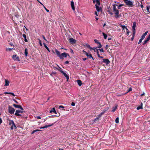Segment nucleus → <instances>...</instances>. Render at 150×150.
<instances>
[{
	"mask_svg": "<svg viewBox=\"0 0 150 150\" xmlns=\"http://www.w3.org/2000/svg\"><path fill=\"white\" fill-rule=\"evenodd\" d=\"M116 6H117V4H113L112 5V8L113 9V11L115 14V17L116 18H120L121 17V14H119V11L118 10H117L116 7Z\"/></svg>",
	"mask_w": 150,
	"mask_h": 150,
	"instance_id": "nucleus-1",
	"label": "nucleus"
},
{
	"mask_svg": "<svg viewBox=\"0 0 150 150\" xmlns=\"http://www.w3.org/2000/svg\"><path fill=\"white\" fill-rule=\"evenodd\" d=\"M142 109V106H139L138 107H137V110H139L140 109Z\"/></svg>",
	"mask_w": 150,
	"mask_h": 150,
	"instance_id": "nucleus-33",
	"label": "nucleus"
},
{
	"mask_svg": "<svg viewBox=\"0 0 150 150\" xmlns=\"http://www.w3.org/2000/svg\"><path fill=\"white\" fill-rule=\"evenodd\" d=\"M13 106L16 108H18L21 110H23V108L20 105H16L15 104H13Z\"/></svg>",
	"mask_w": 150,
	"mask_h": 150,
	"instance_id": "nucleus-9",
	"label": "nucleus"
},
{
	"mask_svg": "<svg viewBox=\"0 0 150 150\" xmlns=\"http://www.w3.org/2000/svg\"><path fill=\"white\" fill-rule=\"evenodd\" d=\"M127 31V35H129V31L127 29V30H126Z\"/></svg>",
	"mask_w": 150,
	"mask_h": 150,
	"instance_id": "nucleus-42",
	"label": "nucleus"
},
{
	"mask_svg": "<svg viewBox=\"0 0 150 150\" xmlns=\"http://www.w3.org/2000/svg\"><path fill=\"white\" fill-rule=\"evenodd\" d=\"M69 42L72 44H75L76 42V40L73 38H70L69 39Z\"/></svg>",
	"mask_w": 150,
	"mask_h": 150,
	"instance_id": "nucleus-7",
	"label": "nucleus"
},
{
	"mask_svg": "<svg viewBox=\"0 0 150 150\" xmlns=\"http://www.w3.org/2000/svg\"><path fill=\"white\" fill-rule=\"evenodd\" d=\"M148 41L146 40L143 42V45H145L147 43Z\"/></svg>",
	"mask_w": 150,
	"mask_h": 150,
	"instance_id": "nucleus-41",
	"label": "nucleus"
},
{
	"mask_svg": "<svg viewBox=\"0 0 150 150\" xmlns=\"http://www.w3.org/2000/svg\"><path fill=\"white\" fill-rule=\"evenodd\" d=\"M141 5L140 6H141V8H142L144 6H143V5L142 4V2L141 1Z\"/></svg>",
	"mask_w": 150,
	"mask_h": 150,
	"instance_id": "nucleus-53",
	"label": "nucleus"
},
{
	"mask_svg": "<svg viewBox=\"0 0 150 150\" xmlns=\"http://www.w3.org/2000/svg\"><path fill=\"white\" fill-rule=\"evenodd\" d=\"M115 122L116 123H119V118L117 117L115 119Z\"/></svg>",
	"mask_w": 150,
	"mask_h": 150,
	"instance_id": "nucleus-32",
	"label": "nucleus"
},
{
	"mask_svg": "<svg viewBox=\"0 0 150 150\" xmlns=\"http://www.w3.org/2000/svg\"><path fill=\"white\" fill-rule=\"evenodd\" d=\"M60 72L62 73L64 76L66 77L67 78V80H68L69 79V76H68L62 70H61L60 71Z\"/></svg>",
	"mask_w": 150,
	"mask_h": 150,
	"instance_id": "nucleus-10",
	"label": "nucleus"
},
{
	"mask_svg": "<svg viewBox=\"0 0 150 150\" xmlns=\"http://www.w3.org/2000/svg\"><path fill=\"white\" fill-rule=\"evenodd\" d=\"M120 26L122 28V29L124 30V29H126V30H127V28L124 25H120Z\"/></svg>",
	"mask_w": 150,
	"mask_h": 150,
	"instance_id": "nucleus-22",
	"label": "nucleus"
},
{
	"mask_svg": "<svg viewBox=\"0 0 150 150\" xmlns=\"http://www.w3.org/2000/svg\"><path fill=\"white\" fill-rule=\"evenodd\" d=\"M99 50L101 52H104V51L103 49H99Z\"/></svg>",
	"mask_w": 150,
	"mask_h": 150,
	"instance_id": "nucleus-46",
	"label": "nucleus"
},
{
	"mask_svg": "<svg viewBox=\"0 0 150 150\" xmlns=\"http://www.w3.org/2000/svg\"><path fill=\"white\" fill-rule=\"evenodd\" d=\"M117 105H116L115 106L113 107L112 110V111L113 112H114L116 110V109H117Z\"/></svg>",
	"mask_w": 150,
	"mask_h": 150,
	"instance_id": "nucleus-17",
	"label": "nucleus"
},
{
	"mask_svg": "<svg viewBox=\"0 0 150 150\" xmlns=\"http://www.w3.org/2000/svg\"><path fill=\"white\" fill-rule=\"evenodd\" d=\"M99 44V45L98 46V48H100L102 47V45L100 44V42H99V43H98Z\"/></svg>",
	"mask_w": 150,
	"mask_h": 150,
	"instance_id": "nucleus-43",
	"label": "nucleus"
},
{
	"mask_svg": "<svg viewBox=\"0 0 150 150\" xmlns=\"http://www.w3.org/2000/svg\"><path fill=\"white\" fill-rule=\"evenodd\" d=\"M120 6L122 7V6H123L124 5V4H120Z\"/></svg>",
	"mask_w": 150,
	"mask_h": 150,
	"instance_id": "nucleus-59",
	"label": "nucleus"
},
{
	"mask_svg": "<svg viewBox=\"0 0 150 150\" xmlns=\"http://www.w3.org/2000/svg\"><path fill=\"white\" fill-rule=\"evenodd\" d=\"M110 107H107L105 108L102 111V112H103V113L104 114L105 112L107 111L108 109H109Z\"/></svg>",
	"mask_w": 150,
	"mask_h": 150,
	"instance_id": "nucleus-21",
	"label": "nucleus"
},
{
	"mask_svg": "<svg viewBox=\"0 0 150 150\" xmlns=\"http://www.w3.org/2000/svg\"><path fill=\"white\" fill-rule=\"evenodd\" d=\"M117 6H118L117 8L118 9H121V6H120V5H117Z\"/></svg>",
	"mask_w": 150,
	"mask_h": 150,
	"instance_id": "nucleus-45",
	"label": "nucleus"
},
{
	"mask_svg": "<svg viewBox=\"0 0 150 150\" xmlns=\"http://www.w3.org/2000/svg\"><path fill=\"white\" fill-rule=\"evenodd\" d=\"M59 150H63V149L62 148L59 149Z\"/></svg>",
	"mask_w": 150,
	"mask_h": 150,
	"instance_id": "nucleus-64",
	"label": "nucleus"
},
{
	"mask_svg": "<svg viewBox=\"0 0 150 150\" xmlns=\"http://www.w3.org/2000/svg\"><path fill=\"white\" fill-rule=\"evenodd\" d=\"M94 41L96 43H98V44L100 42H98V40H97L95 39L94 40Z\"/></svg>",
	"mask_w": 150,
	"mask_h": 150,
	"instance_id": "nucleus-36",
	"label": "nucleus"
},
{
	"mask_svg": "<svg viewBox=\"0 0 150 150\" xmlns=\"http://www.w3.org/2000/svg\"><path fill=\"white\" fill-rule=\"evenodd\" d=\"M103 62L106 63V64H108L110 62L109 60H108V59H103Z\"/></svg>",
	"mask_w": 150,
	"mask_h": 150,
	"instance_id": "nucleus-12",
	"label": "nucleus"
},
{
	"mask_svg": "<svg viewBox=\"0 0 150 150\" xmlns=\"http://www.w3.org/2000/svg\"><path fill=\"white\" fill-rule=\"evenodd\" d=\"M77 81L78 85L79 86H81L82 85L81 81L80 80H77Z\"/></svg>",
	"mask_w": 150,
	"mask_h": 150,
	"instance_id": "nucleus-19",
	"label": "nucleus"
},
{
	"mask_svg": "<svg viewBox=\"0 0 150 150\" xmlns=\"http://www.w3.org/2000/svg\"><path fill=\"white\" fill-rule=\"evenodd\" d=\"M40 131H41V130H40V129H36V130L33 131L31 133V134H33L35 132H37Z\"/></svg>",
	"mask_w": 150,
	"mask_h": 150,
	"instance_id": "nucleus-30",
	"label": "nucleus"
},
{
	"mask_svg": "<svg viewBox=\"0 0 150 150\" xmlns=\"http://www.w3.org/2000/svg\"><path fill=\"white\" fill-rule=\"evenodd\" d=\"M145 93H143L141 94L140 96H143L144 94Z\"/></svg>",
	"mask_w": 150,
	"mask_h": 150,
	"instance_id": "nucleus-63",
	"label": "nucleus"
},
{
	"mask_svg": "<svg viewBox=\"0 0 150 150\" xmlns=\"http://www.w3.org/2000/svg\"><path fill=\"white\" fill-rule=\"evenodd\" d=\"M102 34L104 36V38L105 39H106L107 37V35L105 34L104 33H103Z\"/></svg>",
	"mask_w": 150,
	"mask_h": 150,
	"instance_id": "nucleus-31",
	"label": "nucleus"
},
{
	"mask_svg": "<svg viewBox=\"0 0 150 150\" xmlns=\"http://www.w3.org/2000/svg\"><path fill=\"white\" fill-rule=\"evenodd\" d=\"M95 14L97 16H98V14L97 12H95Z\"/></svg>",
	"mask_w": 150,
	"mask_h": 150,
	"instance_id": "nucleus-61",
	"label": "nucleus"
},
{
	"mask_svg": "<svg viewBox=\"0 0 150 150\" xmlns=\"http://www.w3.org/2000/svg\"><path fill=\"white\" fill-rule=\"evenodd\" d=\"M95 2L96 3L95 5V6H99L100 5V3L99 0H96Z\"/></svg>",
	"mask_w": 150,
	"mask_h": 150,
	"instance_id": "nucleus-15",
	"label": "nucleus"
},
{
	"mask_svg": "<svg viewBox=\"0 0 150 150\" xmlns=\"http://www.w3.org/2000/svg\"><path fill=\"white\" fill-rule=\"evenodd\" d=\"M14 123L13 120H10L9 122V125H10L12 126L13 125H14Z\"/></svg>",
	"mask_w": 150,
	"mask_h": 150,
	"instance_id": "nucleus-24",
	"label": "nucleus"
},
{
	"mask_svg": "<svg viewBox=\"0 0 150 150\" xmlns=\"http://www.w3.org/2000/svg\"><path fill=\"white\" fill-rule=\"evenodd\" d=\"M146 40L148 41L150 40V37L148 36Z\"/></svg>",
	"mask_w": 150,
	"mask_h": 150,
	"instance_id": "nucleus-48",
	"label": "nucleus"
},
{
	"mask_svg": "<svg viewBox=\"0 0 150 150\" xmlns=\"http://www.w3.org/2000/svg\"><path fill=\"white\" fill-rule=\"evenodd\" d=\"M12 49L11 48H8V49H6V50L7 51L8 50L9 51H11L12 50Z\"/></svg>",
	"mask_w": 150,
	"mask_h": 150,
	"instance_id": "nucleus-56",
	"label": "nucleus"
},
{
	"mask_svg": "<svg viewBox=\"0 0 150 150\" xmlns=\"http://www.w3.org/2000/svg\"><path fill=\"white\" fill-rule=\"evenodd\" d=\"M13 100L16 103L18 104V103L14 99H13Z\"/></svg>",
	"mask_w": 150,
	"mask_h": 150,
	"instance_id": "nucleus-47",
	"label": "nucleus"
},
{
	"mask_svg": "<svg viewBox=\"0 0 150 150\" xmlns=\"http://www.w3.org/2000/svg\"><path fill=\"white\" fill-rule=\"evenodd\" d=\"M99 117H97L96 118H95V119L94 120V122H95L96 120H99Z\"/></svg>",
	"mask_w": 150,
	"mask_h": 150,
	"instance_id": "nucleus-38",
	"label": "nucleus"
},
{
	"mask_svg": "<svg viewBox=\"0 0 150 150\" xmlns=\"http://www.w3.org/2000/svg\"><path fill=\"white\" fill-rule=\"evenodd\" d=\"M44 6V8H45V9L46 11H47V12H49V11L46 8H45V6Z\"/></svg>",
	"mask_w": 150,
	"mask_h": 150,
	"instance_id": "nucleus-52",
	"label": "nucleus"
},
{
	"mask_svg": "<svg viewBox=\"0 0 150 150\" xmlns=\"http://www.w3.org/2000/svg\"><path fill=\"white\" fill-rule=\"evenodd\" d=\"M38 40H39V43L40 45L41 46H42V43H41V40L40 39H39Z\"/></svg>",
	"mask_w": 150,
	"mask_h": 150,
	"instance_id": "nucleus-37",
	"label": "nucleus"
},
{
	"mask_svg": "<svg viewBox=\"0 0 150 150\" xmlns=\"http://www.w3.org/2000/svg\"><path fill=\"white\" fill-rule=\"evenodd\" d=\"M64 108V107L62 105H60L59 106V108Z\"/></svg>",
	"mask_w": 150,
	"mask_h": 150,
	"instance_id": "nucleus-51",
	"label": "nucleus"
},
{
	"mask_svg": "<svg viewBox=\"0 0 150 150\" xmlns=\"http://www.w3.org/2000/svg\"><path fill=\"white\" fill-rule=\"evenodd\" d=\"M53 110H54V112L55 114H57L56 111L55 110V109L54 108H53Z\"/></svg>",
	"mask_w": 150,
	"mask_h": 150,
	"instance_id": "nucleus-44",
	"label": "nucleus"
},
{
	"mask_svg": "<svg viewBox=\"0 0 150 150\" xmlns=\"http://www.w3.org/2000/svg\"><path fill=\"white\" fill-rule=\"evenodd\" d=\"M13 59L14 60H18V61H20L19 57L16 55H13L12 57Z\"/></svg>",
	"mask_w": 150,
	"mask_h": 150,
	"instance_id": "nucleus-8",
	"label": "nucleus"
},
{
	"mask_svg": "<svg viewBox=\"0 0 150 150\" xmlns=\"http://www.w3.org/2000/svg\"><path fill=\"white\" fill-rule=\"evenodd\" d=\"M53 125V124H52L49 125H46L44 126V128H47L48 127H51Z\"/></svg>",
	"mask_w": 150,
	"mask_h": 150,
	"instance_id": "nucleus-27",
	"label": "nucleus"
},
{
	"mask_svg": "<svg viewBox=\"0 0 150 150\" xmlns=\"http://www.w3.org/2000/svg\"><path fill=\"white\" fill-rule=\"evenodd\" d=\"M5 84L4 85V86H8L9 85V81L6 79L5 80Z\"/></svg>",
	"mask_w": 150,
	"mask_h": 150,
	"instance_id": "nucleus-16",
	"label": "nucleus"
},
{
	"mask_svg": "<svg viewBox=\"0 0 150 150\" xmlns=\"http://www.w3.org/2000/svg\"><path fill=\"white\" fill-rule=\"evenodd\" d=\"M104 114L103 112H101L98 115V117H100Z\"/></svg>",
	"mask_w": 150,
	"mask_h": 150,
	"instance_id": "nucleus-35",
	"label": "nucleus"
},
{
	"mask_svg": "<svg viewBox=\"0 0 150 150\" xmlns=\"http://www.w3.org/2000/svg\"><path fill=\"white\" fill-rule=\"evenodd\" d=\"M16 125H15V124H14V125H13L12 126H11V129H16Z\"/></svg>",
	"mask_w": 150,
	"mask_h": 150,
	"instance_id": "nucleus-18",
	"label": "nucleus"
},
{
	"mask_svg": "<svg viewBox=\"0 0 150 150\" xmlns=\"http://www.w3.org/2000/svg\"><path fill=\"white\" fill-rule=\"evenodd\" d=\"M28 49L27 48L25 49L24 53L25 57H27L28 56Z\"/></svg>",
	"mask_w": 150,
	"mask_h": 150,
	"instance_id": "nucleus-25",
	"label": "nucleus"
},
{
	"mask_svg": "<svg viewBox=\"0 0 150 150\" xmlns=\"http://www.w3.org/2000/svg\"><path fill=\"white\" fill-rule=\"evenodd\" d=\"M108 12L110 14V15H113V13L111 12L110 11H108Z\"/></svg>",
	"mask_w": 150,
	"mask_h": 150,
	"instance_id": "nucleus-40",
	"label": "nucleus"
},
{
	"mask_svg": "<svg viewBox=\"0 0 150 150\" xmlns=\"http://www.w3.org/2000/svg\"><path fill=\"white\" fill-rule=\"evenodd\" d=\"M148 32V31H146L145 33H144L141 36V38L143 40L145 36L147 34Z\"/></svg>",
	"mask_w": 150,
	"mask_h": 150,
	"instance_id": "nucleus-11",
	"label": "nucleus"
},
{
	"mask_svg": "<svg viewBox=\"0 0 150 150\" xmlns=\"http://www.w3.org/2000/svg\"><path fill=\"white\" fill-rule=\"evenodd\" d=\"M143 40L142 39L140 38V39L139 40V41L138 42V44H140L142 42V41Z\"/></svg>",
	"mask_w": 150,
	"mask_h": 150,
	"instance_id": "nucleus-39",
	"label": "nucleus"
},
{
	"mask_svg": "<svg viewBox=\"0 0 150 150\" xmlns=\"http://www.w3.org/2000/svg\"><path fill=\"white\" fill-rule=\"evenodd\" d=\"M52 112H54V110H53V108L50 111V113H52Z\"/></svg>",
	"mask_w": 150,
	"mask_h": 150,
	"instance_id": "nucleus-57",
	"label": "nucleus"
},
{
	"mask_svg": "<svg viewBox=\"0 0 150 150\" xmlns=\"http://www.w3.org/2000/svg\"><path fill=\"white\" fill-rule=\"evenodd\" d=\"M111 38H108V40H111Z\"/></svg>",
	"mask_w": 150,
	"mask_h": 150,
	"instance_id": "nucleus-62",
	"label": "nucleus"
},
{
	"mask_svg": "<svg viewBox=\"0 0 150 150\" xmlns=\"http://www.w3.org/2000/svg\"><path fill=\"white\" fill-rule=\"evenodd\" d=\"M96 49V48L94 47L93 48H91V50H93L95 51V50Z\"/></svg>",
	"mask_w": 150,
	"mask_h": 150,
	"instance_id": "nucleus-58",
	"label": "nucleus"
},
{
	"mask_svg": "<svg viewBox=\"0 0 150 150\" xmlns=\"http://www.w3.org/2000/svg\"><path fill=\"white\" fill-rule=\"evenodd\" d=\"M69 62L68 61H66L65 62V64H69Z\"/></svg>",
	"mask_w": 150,
	"mask_h": 150,
	"instance_id": "nucleus-54",
	"label": "nucleus"
},
{
	"mask_svg": "<svg viewBox=\"0 0 150 150\" xmlns=\"http://www.w3.org/2000/svg\"><path fill=\"white\" fill-rule=\"evenodd\" d=\"M96 8L97 11L98 12L102 11L101 8L100 7H99V6H96Z\"/></svg>",
	"mask_w": 150,
	"mask_h": 150,
	"instance_id": "nucleus-13",
	"label": "nucleus"
},
{
	"mask_svg": "<svg viewBox=\"0 0 150 150\" xmlns=\"http://www.w3.org/2000/svg\"><path fill=\"white\" fill-rule=\"evenodd\" d=\"M2 122V120L1 118H0V124Z\"/></svg>",
	"mask_w": 150,
	"mask_h": 150,
	"instance_id": "nucleus-60",
	"label": "nucleus"
},
{
	"mask_svg": "<svg viewBox=\"0 0 150 150\" xmlns=\"http://www.w3.org/2000/svg\"><path fill=\"white\" fill-rule=\"evenodd\" d=\"M23 37L24 38V41H25V42H28V40L26 39V35L25 34H23Z\"/></svg>",
	"mask_w": 150,
	"mask_h": 150,
	"instance_id": "nucleus-28",
	"label": "nucleus"
},
{
	"mask_svg": "<svg viewBox=\"0 0 150 150\" xmlns=\"http://www.w3.org/2000/svg\"><path fill=\"white\" fill-rule=\"evenodd\" d=\"M42 37H43V38L45 40V41H47V40L46 39V38H45V37L43 35H42Z\"/></svg>",
	"mask_w": 150,
	"mask_h": 150,
	"instance_id": "nucleus-50",
	"label": "nucleus"
},
{
	"mask_svg": "<svg viewBox=\"0 0 150 150\" xmlns=\"http://www.w3.org/2000/svg\"><path fill=\"white\" fill-rule=\"evenodd\" d=\"M8 110L9 112L11 114H13L15 111L14 109L10 106L8 107Z\"/></svg>",
	"mask_w": 150,
	"mask_h": 150,
	"instance_id": "nucleus-5",
	"label": "nucleus"
},
{
	"mask_svg": "<svg viewBox=\"0 0 150 150\" xmlns=\"http://www.w3.org/2000/svg\"><path fill=\"white\" fill-rule=\"evenodd\" d=\"M71 5L72 8V9L74 11L75 10V7L74 6V2L72 1L71 2Z\"/></svg>",
	"mask_w": 150,
	"mask_h": 150,
	"instance_id": "nucleus-14",
	"label": "nucleus"
},
{
	"mask_svg": "<svg viewBox=\"0 0 150 150\" xmlns=\"http://www.w3.org/2000/svg\"><path fill=\"white\" fill-rule=\"evenodd\" d=\"M87 56L90 59L92 58L93 60V58L92 57V55L91 54H88V55H87Z\"/></svg>",
	"mask_w": 150,
	"mask_h": 150,
	"instance_id": "nucleus-29",
	"label": "nucleus"
},
{
	"mask_svg": "<svg viewBox=\"0 0 150 150\" xmlns=\"http://www.w3.org/2000/svg\"><path fill=\"white\" fill-rule=\"evenodd\" d=\"M36 117L37 119H41L40 117V116H37Z\"/></svg>",
	"mask_w": 150,
	"mask_h": 150,
	"instance_id": "nucleus-55",
	"label": "nucleus"
},
{
	"mask_svg": "<svg viewBox=\"0 0 150 150\" xmlns=\"http://www.w3.org/2000/svg\"><path fill=\"white\" fill-rule=\"evenodd\" d=\"M43 45H44L45 47V48L49 52H50V50H49V48L47 46V45H46V44L45 43H43Z\"/></svg>",
	"mask_w": 150,
	"mask_h": 150,
	"instance_id": "nucleus-26",
	"label": "nucleus"
},
{
	"mask_svg": "<svg viewBox=\"0 0 150 150\" xmlns=\"http://www.w3.org/2000/svg\"><path fill=\"white\" fill-rule=\"evenodd\" d=\"M71 105L73 106H74L75 105V103L74 102H72Z\"/></svg>",
	"mask_w": 150,
	"mask_h": 150,
	"instance_id": "nucleus-49",
	"label": "nucleus"
},
{
	"mask_svg": "<svg viewBox=\"0 0 150 150\" xmlns=\"http://www.w3.org/2000/svg\"><path fill=\"white\" fill-rule=\"evenodd\" d=\"M24 111H21L20 110H17L16 111L15 113V115L17 116H21V115L20 113H22Z\"/></svg>",
	"mask_w": 150,
	"mask_h": 150,
	"instance_id": "nucleus-4",
	"label": "nucleus"
},
{
	"mask_svg": "<svg viewBox=\"0 0 150 150\" xmlns=\"http://www.w3.org/2000/svg\"><path fill=\"white\" fill-rule=\"evenodd\" d=\"M4 93L5 94H10L14 96H15V95H14V93L12 92H4Z\"/></svg>",
	"mask_w": 150,
	"mask_h": 150,
	"instance_id": "nucleus-20",
	"label": "nucleus"
},
{
	"mask_svg": "<svg viewBox=\"0 0 150 150\" xmlns=\"http://www.w3.org/2000/svg\"><path fill=\"white\" fill-rule=\"evenodd\" d=\"M55 51L57 56L61 59H63L64 57H66L68 55L67 53L65 52H64L61 54L60 52L57 49H56Z\"/></svg>",
	"mask_w": 150,
	"mask_h": 150,
	"instance_id": "nucleus-2",
	"label": "nucleus"
},
{
	"mask_svg": "<svg viewBox=\"0 0 150 150\" xmlns=\"http://www.w3.org/2000/svg\"><path fill=\"white\" fill-rule=\"evenodd\" d=\"M136 26V23L135 22H134L133 23V25L132 27L133 35V36L134 35L135 33V27Z\"/></svg>",
	"mask_w": 150,
	"mask_h": 150,
	"instance_id": "nucleus-6",
	"label": "nucleus"
},
{
	"mask_svg": "<svg viewBox=\"0 0 150 150\" xmlns=\"http://www.w3.org/2000/svg\"><path fill=\"white\" fill-rule=\"evenodd\" d=\"M86 45V47H87L89 48L91 50V47H90V45H89L88 44H87V45Z\"/></svg>",
	"mask_w": 150,
	"mask_h": 150,
	"instance_id": "nucleus-34",
	"label": "nucleus"
},
{
	"mask_svg": "<svg viewBox=\"0 0 150 150\" xmlns=\"http://www.w3.org/2000/svg\"><path fill=\"white\" fill-rule=\"evenodd\" d=\"M126 5L128 7H131L133 6V2L129 0H123Z\"/></svg>",
	"mask_w": 150,
	"mask_h": 150,
	"instance_id": "nucleus-3",
	"label": "nucleus"
},
{
	"mask_svg": "<svg viewBox=\"0 0 150 150\" xmlns=\"http://www.w3.org/2000/svg\"><path fill=\"white\" fill-rule=\"evenodd\" d=\"M150 9V6H146V10L147 12L148 13H150V11H149V9Z\"/></svg>",
	"mask_w": 150,
	"mask_h": 150,
	"instance_id": "nucleus-23",
	"label": "nucleus"
}]
</instances>
